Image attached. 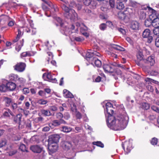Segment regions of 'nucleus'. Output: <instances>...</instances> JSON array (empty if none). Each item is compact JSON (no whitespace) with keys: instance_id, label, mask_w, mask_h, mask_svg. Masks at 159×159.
Listing matches in <instances>:
<instances>
[{"instance_id":"nucleus-11","label":"nucleus","mask_w":159,"mask_h":159,"mask_svg":"<svg viewBox=\"0 0 159 159\" xmlns=\"http://www.w3.org/2000/svg\"><path fill=\"white\" fill-rule=\"evenodd\" d=\"M143 61L151 66L153 65L155 63L154 57L153 56L149 57L147 59L143 60Z\"/></svg>"},{"instance_id":"nucleus-23","label":"nucleus","mask_w":159,"mask_h":159,"mask_svg":"<svg viewBox=\"0 0 159 159\" xmlns=\"http://www.w3.org/2000/svg\"><path fill=\"white\" fill-rule=\"evenodd\" d=\"M40 111L43 115L46 116H49L54 115H52L49 110L42 109L40 110Z\"/></svg>"},{"instance_id":"nucleus-21","label":"nucleus","mask_w":159,"mask_h":159,"mask_svg":"<svg viewBox=\"0 0 159 159\" xmlns=\"http://www.w3.org/2000/svg\"><path fill=\"white\" fill-rule=\"evenodd\" d=\"M153 15V14L151 15L150 16V19H147L145 21L144 25L146 27H149L151 25L152 26V20L151 18V16H152Z\"/></svg>"},{"instance_id":"nucleus-26","label":"nucleus","mask_w":159,"mask_h":159,"mask_svg":"<svg viewBox=\"0 0 159 159\" xmlns=\"http://www.w3.org/2000/svg\"><path fill=\"white\" fill-rule=\"evenodd\" d=\"M152 26L154 27H159V18H156L152 20Z\"/></svg>"},{"instance_id":"nucleus-18","label":"nucleus","mask_w":159,"mask_h":159,"mask_svg":"<svg viewBox=\"0 0 159 159\" xmlns=\"http://www.w3.org/2000/svg\"><path fill=\"white\" fill-rule=\"evenodd\" d=\"M6 84V87L7 88V91H13L16 88V85L14 83L9 82Z\"/></svg>"},{"instance_id":"nucleus-3","label":"nucleus","mask_w":159,"mask_h":159,"mask_svg":"<svg viewBox=\"0 0 159 159\" xmlns=\"http://www.w3.org/2000/svg\"><path fill=\"white\" fill-rule=\"evenodd\" d=\"M101 54L100 53L95 51H91V50H89V51L86 54V57L87 58V60L91 62L93 59L91 58H93L94 56H97L98 57L100 56Z\"/></svg>"},{"instance_id":"nucleus-1","label":"nucleus","mask_w":159,"mask_h":159,"mask_svg":"<svg viewBox=\"0 0 159 159\" xmlns=\"http://www.w3.org/2000/svg\"><path fill=\"white\" fill-rule=\"evenodd\" d=\"M113 107L106 109V111L109 114L107 124L108 126L110 129L114 130H122L126 126L129 120V117L126 114H120L116 116L111 115L113 113Z\"/></svg>"},{"instance_id":"nucleus-28","label":"nucleus","mask_w":159,"mask_h":159,"mask_svg":"<svg viewBox=\"0 0 159 159\" xmlns=\"http://www.w3.org/2000/svg\"><path fill=\"white\" fill-rule=\"evenodd\" d=\"M139 17L140 19H144L146 17V13L143 10L140 11L139 12Z\"/></svg>"},{"instance_id":"nucleus-59","label":"nucleus","mask_w":159,"mask_h":159,"mask_svg":"<svg viewBox=\"0 0 159 159\" xmlns=\"http://www.w3.org/2000/svg\"><path fill=\"white\" fill-rule=\"evenodd\" d=\"M49 109L52 111H55L57 110V107L55 106H52L50 107Z\"/></svg>"},{"instance_id":"nucleus-36","label":"nucleus","mask_w":159,"mask_h":159,"mask_svg":"<svg viewBox=\"0 0 159 159\" xmlns=\"http://www.w3.org/2000/svg\"><path fill=\"white\" fill-rule=\"evenodd\" d=\"M6 84H2L0 85V91L5 92L7 91Z\"/></svg>"},{"instance_id":"nucleus-54","label":"nucleus","mask_w":159,"mask_h":159,"mask_svg":"<svg viewBox=\"0 0 159 159\" xmlns=\"http://www.w3.org/2000/svg\"><path fill=\"white\" fill-rule=\"evenodd\" d=\"M145 81H146V82H152L155 83H156L157 82L156 81L149 78H146Z\"/></svg>"},{"instance_id":"nucleus-25","label":"nucleus","mask_w":159,"mask_h":159,"mask_svg":"<svg viewBox=\"0 0 159 159\" xmlns=\"http://www.w3.org/2000/svg\"><path fill=\"white\" fill-rule=\"evenodd\" d=\"M24 39H22V40L20 41L17 43V45L16 47V50L17 51L19 52L21 49L23 45Z\"/></svg>"},{"instance_id":"nucleus-60","label":"nucleus","mask_w":159,"mask_h":159,"mask_svg":"<svg viewBox=\"0 0 159 159\" xmlns=\"http://www.w3.org/2000/svg\"><path fill=\"white\" fill-rule=\"evenodd\" d=\"M47 54L48 55V56L49 57L48 58V62L49 60H51L53 58V56L52 54V53L50 52H47Z\"/></svg>"},{"instance_id":"nucleus-55","label":"nucleus","mask_w":159,"mask_h":159,"mask_svg":"<svg viewBox=\"0 0 159 159\" xmlns=\"http://www.w3.org/2000/svg\"><path fill=\"white\" fill-rule=\"evenodd\" d=\"M118 30L122 34H124L126 33L125 30L122 29L121 28H117Z\"/></svg>"},{"instance_id":"nucleus-20","label":"nucleus","mask_w":159,"mask_h":159,"mask_svg":"<svg viewBox=\"0 0 159 159\" xmlns=\"http://www.w3.org/2000/svg\"><path fill=\"white\" fill-rule=\"evenodd\" d=\"M22 117V115L21 114H18L13 117V120L14 122L16 123L20 124L21 122V119Z\"/></svg>"},{"instance_id":"nucleus-35","label":"nucleus","mask_w":159,"mask_h":159,"mask_svg":"<svg viewBox=\"0 0 159 159\" xmlns=\"http://www.w3.org/2000/svg\"><path fill=\"white\" fill-rule=\"evenodd\" d=\"M25 30L27 33H30L31 32V34L32 35L35 34L36 32V29L35 28H32L31 29L27 28Z\"/></svg>"},{"instance_id":"nucleus-7","label":"nucleus","mask_w":159,"mask_h":159,"mask_svg":"<svg viewBox=\"0 0 159 159\" xmlns=\"http://www.w3.org/2000/svg\"><path fill=\"white\" fill-rule=\"evenodd\" d=\"M43 78L45 80H47V78L48 81L53 83H56L57 81L56 79L53 77V75H52L50 73H44L43 75Z\"/></svg>"},{"instance_id":"nucleus-32","label":"nucleus","mask_w":159,"mask_h":159,"mask_svg":"<svg viewBox=\"0 0 159 159\" xmlns=\"http://www.w3.org/2000/svg\"><path fill=\"white\" fill-rule=\"evenodd\" d=\"M137 59L140 61L143 59V52L142 51H139L138 52L137 55Z\"/></svg>"},{"instance_id":"nucleus-39","label":"nucleus","mask_w":159,"mask_h":159,"mask_svg":"<svg viewBox=\"0 0 159 159\" xmlns=\"http://www.w3.org/2000/svg\"><path fill=\"white\" fill-rule=\"evenodd\" d=\"M11 109L13 111H15L18 107V105L16 103H15L13 102L11 104Z\"/></svg>"},{"instance_id":"nucleus-2","label":"nucleus","mask_w":159,"mask_h":159,"mask_svg":"<svg viewBox=\"0 0 159 159\" xmlns=\"http://www.w3.org/2000/svg\"><path fill=\"white\" fill-rule=\"evenodd\" d=\"M127 10L123 12H120L118 13V17L120 19L127 22L129 20L130 13H129L130 9L126 8Z\"/></svg>"},{"instance_id":"nucleus-44","label":"nucleus","mask_w":159,"mask_h":159,"mask_svg":"<svg viewBox=\"0 0 159 159\" xmlns=\"http://www.w3.org/2000/svg\"><path fill=\"white\" fill-rule=\"evenodd\" d=\"M69 6L71 7H75L77 6L75 2L74 1H71L70 2Z\"/></svg>"},{"instance_id":"nucleus-63","label":"nucleus","mask_w":159,"mask_h":159,"mask_svg":"<svg viewBox=\"0 0 159 159\" xmlns=\"http://www.w3.org/2000/svg\"><path fill=\"white\" fill-rule=\"evenodd\" d=\"M147 89L148 90L150 91L151 92H153L154 91V89L153 87L150 85H148L147 86Z\"/></svg>"},{"instance_id":"nucleus-8","label":"nucleus","mask_w":159,"mask_h":159,"mask_svg":"<svg viewBox=\"0 0 159 159\" xmlns=\"http://www.w3.org/2000/svg\"><path fill=\"white\" fill-rule=\"evenodd\" d=\"M68 16L70 17H68L66 15V14H64V15L65 17L68 19H69L71 20H74L77 18V14L75 12V11L72 9H71L68 12Z\"/></svg>"},{"instance_id":"nucleus-17","label":"nucleus","mask_w":159,"mask_h":159,"mask_svg":"<svg viewBox=\"0 0 159 159\" xmlns=\"http://www.w3.org/2000/svg\"><path fill=\"white\" fill-rule=\"evenodd\" d=\"M139 26V23L136 21H133L131 22L130 28L133 30H138Z\"/></svg>"},{"instance_id":"nucleus-61","label":"nucleus","mask_w":159,"mask_h":159,"mask_svg":"<svg viewBox=\"0 0 159 159\" xmlns=\"http://www.w3.org/2000/svg\"><path fill=\"white\" fill-rule=\"evenodd\" d=\"M23 92L24 94L28 93L30 92L29 89L28 88H24L23 89Z\"/></svg>"},{"instance_id":"nucleus-64","label":"nucleus","mask_w":159,"mask_h":159,"mask_svg":"<svg viewBox=\"0 0 159 159\" xmlns=\"http://www.w3.org/2000/svg\"><path fill=\"white\" fill-rule=\"evenodd\" d=\"M155 45L157 47H159V37H157L155 40Z\"/></svg>"},{"instance_id":"nucleus-62","label":"nucleus","mask_w":159,"mask_h":159,"mask_svg":"<svg viewBox=\"0 0 159 159\" xmlns=\"http://www.w3.org/2000/svg\"><path fill=\"white\" fill-rule=\"evenodd\" d=\"M105 107L106 109L110 108L111 107H113L112 104L110 102H107L106 104Z\"/></svg>"},{"instance_id":"nucleus-46","label":"nucleus","mask_w":159,"mask_h":159,"mask_svg":"<svg viewBox=\"0 0 159 159\" xmlns=\"http://www.w3.org/2000/svg\"><path fill=\"white\" fill-rule=\"evenodd\" d=\"M158 139L156 138H153L151 141V143L152 145H154L157 144V143Z\"/></svg>"},{"instance_id":"nucleus-29","label":"nucleus","mask_w":159,"mask_h":159,"mask_svg":"<svg viewBox=\"0 0 159 159\" xmlns=\"http://www.w3.org/2000/svg\"><path fill=\"white\" fill-rule=\"evenodd\" d=\"M61 130L64 132L68 133L71 131L72 129L70 127L65 126L62 127Z\"/></svg>"},{"instance_id":"nucleus-10","label":"nucleus","mask_w":159,"mask_h":159,"mask_svg":"<svg viewBox=\"0 0 159 159\" xmlns=\"http://www.w3.org/2000/svg\"><path fill=\"white\" fill-rule=\"evenodd\" d=\"M103 68L106 73H112L114 70L111 65L105 64L103 65Z\"/></svg>"},{"instance_id":"nucleus-50","label":"nucleus","mask_w":159,"mask_h":159,"mask_svg":"<svg viewBox=\"0 0 159 159\" xmlns=\"http://www.w3.org/2000/svg\"><path fill=\"white\" fill-rule=\"evenodd\" d=\"M45 3L47 4L50 7H52V3L48 0H42Z\"/></svg>"},{"instance_id":"nucleus-15","label":"nucleus","mask_w":159,"mask_h":159,"mask_svg":"<svg viewBox=\"0 0 159 159\" xmlns=\"http://www.w3.org/2000/svg\"><path fill=\"white\" fill-rule=\"evenodd\" d=\"M48 148L53 152H55L57 149V143H48Z\"/></svg>"},{"instance_id":"nucleus-42","label":"nucleus","mask_w":159,"mask_h":159,"mask_svg":"<svg viewBox=\"0 0 159 159\" xmlns=\"http://www.w3.org/2000/svg\"><path fill=\"white\" fill-rule=\"evenodd\" d=\"M48 102L47 100L40 99L38 101L37 103L40 105H45Z\"/></svg>"},{"instance_id":"nucleus-52","label":"nucleus","mask_w":159,"mask_h":159,"mask_svg":"<svg viewBox=\"0 0 159 159\" xmlns=\"http://www.w3.org/2000/svg\"><path fill=\"white\" fill-rule=\"evenodd\" d=\"M99 28L101 30H104L106 28V24L104 23H102L99 26Z\"/></svg>"},{"instance_id":"nucleus-16","label":"nucleus","mask_w":159,"mask_h":159,"mask_svg":"<svg viewBox=\"0 0 159 159\" xmlns=\"http://www.w3.org/2000/svg\"><path fill=\"white\" fill-rule=\"evenodd\" d=\"M93 59L91 62V64H93V63L95 64V66L97 67H100L102 66V62L100 60L98 59L95 57H93V58H91Z\"/></svg>"},{"instance_id":"nucleus-33","label":"nucleus","mask_w":159,"mask_h":159,"mask_svg":"<svg viewBox=\"0 0 159 159\" xmlns=\"http://www.w3.org/2000/svg\"><path fill=\"white\" fill-rule=\"evenodd\" d=\"M112 46L113 48L117 50L122 51H125V49L120 46L113 44Z\"/></svg>"},{"instance_id":"nucleus-27","label":"nucleus","mask_w":159,"mask_h":159,"mask_svg":"<svg viewBox=\"0 0 159 159\" xmlns=\"http://www.w3.org/2000/svg\"><path fill=\"white\" fill-rule=\"evenodd\" d=\"M62 9L65 12L64 14H66V15L68 17H70L68 16H67V15L68 14V12L70 11V9L66 5L64 4H63L62 6Z\"/></svg>"},{"instance_id":"nucleus-12","label":"nucleus","mask_w":159,"mask_h":159,"mask_svg":"<svg viewBox=\"0 0 159 159\" xmlns=\"http://www.w3.org/2000/svg\"><path fill=\"white\" fill-rule=\"evenodd\" d=\"M59 139V136L57 135H52L49 138L48 140V142L50 143H57Z\"/></svg>"},{"instance_id":"nucleus-43","label":"nucleus","mask_w":159,"mask_h":159,"mask_svg":"<svg viewBox=\"0 0 159 159\" xmlns=\"http://www.w3.org/2000/svg\"><path fill=\"white\" fill-rule=\"evenodd\" d=\"M20 149L22 151L27 152L28 151L26 149V146L24 144H21L19 147Z\"/></svg>"},{"instance_id":"nucleus-31","label":"nucleus","mask_w":159,"mask_h":159,"mask_svg":"<svg viewBox=\"0 0 159 159\" xmlns=\"http://www.w3.org/2000/svg\"><path fill=\"white\" fill-rule=\"evenodd\" d=\"M141 107L143 109L148 110L150 108V105L148 103L143 102L141 104Z\"/></svg>"},{"instance_id":"nucleus-9","label":"nucleus","mask_w":159,"mask_h":159,"mask_svg":"<svg viewBox=\"0 0 159 159\" xmlns=\"http://www.w3.org/2000/svg\"><path fill=\"white\" fill-rule=\"evenodd\" d=\"M30 149L34 153H40L42 151L43 148L39 145H34L30 147Z\"/></svg>"},{"instance_id":"nucleus-47","label":"nucleus","mask_w":159,"mask_h":159,"mask_svg":"<svg viewBox=\"0 0 159 159\" xmlns=\"http://www.w3.org/2000/svg\"><path fill=\"white\" fill-rule=\"evenodd\" d=\"M76 117L77 119H80L82 118V115L80 112L78 111H77L75 113Z\"/></svg>"},{"instance_id":"nucleus-37","label":"nucleus","mask_w":159,"mask_h":159,"mask_svg":"<svg viewBox=\"0 0 159 159\" xmlns=\"http://www.w3.org/2000/svg\"><path fill=\"white\" fill-rule=\"evenodd\" d=\"M55 116L56 118L59 119V120H63L62 118L64 116L63 114L60 112L57 113L56 114Z\"/></svg>"},{"instance_id":"nucleus-19","label":"nucleus","mask_w":159,"mask_h":159,"mask_svg":"<svg viewBox=\"0 0 159 159\" xmlns=\"http://www.w3.org/2000/svg\"><path fill=\"white\" fill-rule=\"evenodd\" d=\"M6 111H4L2 114V116L4 117H9L10 115L13 116L14 114L11 110L9 108L6 109Z\"/></svg>"},{"instance_id":"nucleus-56","label":"nucleus","mask_w":159,"mask_h":159,"mask_svg":"<svg viewBox=\"0 0 159 159\" xmlns=\"http://www.w3.org/2000/svg\"><path fill=\"white\" fill-rule=\"evenodd\" d=\"M26 127L27 128L29 129L30 130L33 129V128H32L31 126V122L30 121H29L27 123L26 125Z\"/></svg>"},{"instance_id":"nucleus-53","label":"nucleus","mask_w":159,"mask_h":159,"mask_svg":"<svg viewBox=\"0 0 159 159\" xmlns=\"http://www.w3.org/2000/svg\"><path fill=\"white\" fill-rule=\"evenodd\" d=\"M151 109L153 111H155L157 113H159V108L155 106H152L151 107Z\"/></svg>"},{"instance_id":"nucleus-5","label":"nucleus","mask_w":159,"mask_h":159,"mask_svg":"<svg viewBox=\"0 0 159 159\" xmlns=\"http://www.w3.org/2000/svg\"><path fill=\"white\" fill-rule=\"evenodd\" d=\"M26 66V64L25 63L20 62L17 63L14 68L15 70L18 72H22L25 70Z\"/></svg>"},{"instance_id":"nucleus-13","label":"nucleus","mask_w":159,"mask_h":159,"mask_svg":"<svg viewBox=\"0 0 159 159\" xmlns=\"http://www.w3.org/2000/svg\"><path fill=\"white\" fill-rule=\"evenodd\" d=\"M66 122L63 120H53L52 123H50L49 125L51 126V125H52L54 126H57L60 125L61 124H66Z\"/></svg>"},{"instance_id":"nucleus-51","label":"nucleus","mask_w":159,"mask_h":159,"mask_svg":"<svg viewBox=\"0 0 159 159\" xmlns=\"http://www.w3.org/2000/svg\"><path fill=\"white\" fill-rule=\"evenodd\" d=\"M111 65L114 66H117L120 68H123V65L121 64H117V63L115 62L111 64Z\"/></svg>"},{"instance_id":"nucleus-22","label":"nucleus","mask_w":159,"mask_h":159,"mask_svg":"<svg viewBox=\"0 0 159 159\" xmlns=\"http://www.w3.org/2000/svg\"><path fill=\"white\" fill-rule=\"evenodd\" d=\"M75 28V26L74 25H72L70 28H66L65 29V30H64V33L65 35H68L71 34L72 33V32L71 31L72 30H74Z\"/></svg>"},{"instance_id":"nucleus-30","label":"nucleus","mask_w":159,"mask_h":159,"mask_svg":"<svg viewBox=\"0 0 159 159\" xmlns=\"http://www.w3.org/2000/svg\"><path fill=\"white\" fill-rule=\"evenodd\" d=\"M63 147L65 149L68 150L72 147V145L69 142H66L64 143Z\"/></svg>"},{"instance_id":"nucleus-40","label":"nucleus","mask_w":159,"mask_h":159,"mask_svg":"<svg viewBox=\"0 0 159 159\" xmlns=\"http://www.w3.org/2000/svg\"><path fill=\"white\" fill-rule=\"evenodd\" d=\"M88 30V27L84 24H82L81 25V27L80 28V31L81 33H83V32H86Z\"/></svg>"},{"instance_id":"nucleus-57","label":"nucleus","mask_w":159,"mask_h":159,"mask_svg":"<svg viewBox=\"0 0 159 159\" xmlns=\"http://www.w3.org/2000/svg\"><path fill=\"white\" fill-rule=\"evenodd\" d=\"M11 77L13 78V80L15 81H17L19 77L17 75L12 74L11 75Z\"/></svg>"},{"instance_id":"nucleus-4","label":"nucleus","mask_w":159,"mask_h":159,"mask_svg":"<svg viewBox=\"0 0 159 159\" xmlns=\"http://www.w3.org/2000/svg\"><path fill=\"white\" fill-rule=\"evenodd\" d=\"M142 36L143 38L148 39L147 42L149 43H151L153 40V37L151 35L150 31L148 29H146L143 31Z\"/></svg>"},{"instance_id":"nucleus-6","label":"nucleus","mask_w":159,"mask_h":159,"mask_svg":"<svg viewBox=\"0 0 159 159\" xmlns=\"http://www.w3.org/2000/svg\"><path fill=\"white\" fill-rule=\"evenodd\" d=\"M122 147L125 151L126 152L128 153L132 149V144L129 140L126 141L122 144Z\"/></svg>"},{"instance_id":"nucleus-49","label":"nucleus","mask_w":159,"mask_h":159,"mask_svg":"<svg viewBox=\"0 0 159 159\" xmlns=\"http://www.w3.org/2000/svg\"><path fill=\"white\" fill-rule=\"evenodd\" d=\"M71 110L74 113L77 111L76 106L74 104H73L71 106Z\"/></svg>"},{"instance_id":"nucleus-41","label":"nucleus","mask_w":159,"mask_h":159,"mask_svg":"<svg viewBox=\"0 0 159 159\" xmlns=\"http://www.w3.org/2000/svg\"><path fill=\"white\" fill-rule=\"evenodd\" d=\"M93 145H96L97 146L100 147L101 148H102L104 147V144L100 141L93 142Z\"/></svg>"},{"instance_id":"nucleus-14","label":"nucleus","mask_w":159,"mask_h":159,"mask_svg":"<svg viewBox=\"0 0 159 159\" xmlns=\"http://www.w3.org/2000/svg\"><path fill=\"white\" fill-rule=\"evenodd\" d=\"M3 101L5 103V105L7 107L10 106L13 102L11 98L7 97H4L3 98Z\"/></svg>"},{"instance_id":"nucleus-48","label":"nucleus","mask_w":159,"mask_h":159,"mask_svg":"<svg viewBox=\"0 0 159 159\" xmlns=\"http://www.w3.org/2000/svg\"><path fill=\"white\" fill-rule=\"evenodd\" d=\"M7 143V140L5 139H2L0 142V148L5 146Z\"/></svg>"},{"instance_id":"nucleus-24","label":"nucleus","mask_w":159,"mask_h":159,"mask_svg":"<svg viewBox=\"0 0 159 159\" xmlns=\"http://www.w3.org/2000/svg\"><path fill=\"white\" fill-rule=\"evenodd\" d=\"M63 93L64 96L66 98H72L73 97L72 94L66 89H64L63 90Z\"/></svg>"},{"instance_id":"nucleus-38","label":"nucleus","mask_w":159,"mask_h":159,"mask_svg":"<svg viewBox=\"0 0 159 159\" xmlns=\"http://www.w3.org/2000/svg\"><path fill=\"white\" fill-rule=\"evenodd\" d=\"M97 3L96 2L94 1L91 0V3L89 5L90 7L91 8L94 9L96 7Z\"/></svg>"},{"instance_id":"nucleus-34","label":"nucleus","mask_w":159,"mask_h":159,"mask_svg":"<svg viewBox=\"0 0 159 159\" xmlns=\"http://www.w3.org/2000/svg\"><path fill=\"white\" fill-rule=\"evenodd\" d=\"M124 2H119L118 3L117 8L119 10H122L125 7Z\"/></svg>"},{"instance_id":"nucleus-45","label":"nucleus","mask_w":159,"mask_h":159,"mask_svg":"<svg viewBox=\"0 0 159 159\" xmlns=\"http://www.w3.org/2000/svg\"><path fill=\"white\" fill-rule=\"evenodd\" d=\"M154 34L157 36H159V27H155V29L153 30Z\"/></svg>"},{"instance_id":"nucleus-58","label":"nucleus","mask_w":159,"mask_h":159,"mask_svg":"<svg viewBox=\"0 0 159 159\" xmlns=\"http://www.w3.org/2000/svg\"><path fill=\"white\" fill-rule=\"evenodd\" d=\"M92 0H83L84 4L86 6H89Z\"/></svg>"}]
</instances>
